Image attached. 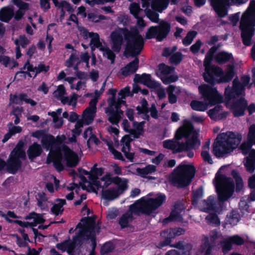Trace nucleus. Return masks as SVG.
Returning <instances> with one entry per match:
<instances>
[{
  "mask_svg": "<svg viewBox=\"0 0 255 255\" xmlns=\"http://www.w3.org/2000/svg\"><path fill=\"white\" fill-rule=\"evenodd\" d=\"M123 33L127 42L125 53L132 57H135L133 60L121 70L122 74L127 77L134 73L137 70L139 59L136 56L141 53L144 42L138 29L135 27L131 28L130 31L127 28H125L123 29Z\"/></svg>",
  "mask_w": 255,
  "mask_h": 255,
  "instance_id": "f257e3e1",
  "label": "nucleus"
},
{
  "mask_svg": "<svg viewBox=\"0 0 255 255\" xmlns=\"http://www.w3.org/2000/svg\"><path fill=\"white\" fill-rule=\"evenodd\" d=\"M231 175L235 180L236 186L231 177L221 174L218 175L217 173L216 175L215 187L218 197V205L221 210L223 208L224 202L233 195L235 190L236 193H239V172L233 169L231 171Z\"/></svg>",
  "mask_w": 255,
  "mask_h": 255,
  "instance_id": "f03ea898",
  "label": "nucleus"
},
{
  "mask_svg": "<svg viewBox=\"0 0 255 255\" xmlns=\"http://www.w3.org/2000/svg\"><path fill=\"white\" fill-rule=\"evenodd\" d=\"M64 158L67 166L74 167L79 162L78 154L65 144L62 145L61 148L57 147L54 150H50V154L48 156L47 162H53V166L58 172L64 170V166L62 163Z\"/></svg>",
  "mask_w": 255,
  "mask_h": 255,
  "instance_id": "7ed1b4c3",
  "label": "nucleus"
},
{
  "mask_svg": "<svg viewBox=\"0 0 255 255\" xmlns=\"http://www.w3.org/2000/svg\"><path fill=\"white\" fill-rule=\"evenodd\" d=\"M239 145V133L228 131L218 134L213 145V153L218 158L224 157Z\"/></svg>",
  "mask_w": 255,
  "mask_h": 255,
  "instance_id": "20e7f679",
  "label": "nucleus"
},
{
  "mask_svg": "<svg viewBox=\"0 0 255 255\" xmlns=\"http://www.w3.org/2000/svg\"><path fill=\"white\" fill-rule=\"evenodd\" d=\"M240 30L243 43L245 46L251 45L255 32V0L250 1L246 12L240 19Z\"/></svg>",
  "mask_w": 255,
  "mask_h": 255,
  "instance_id": "39448f33",
  "label": "nucleus"
},
{
  "mask_svg": "<svg viewBox=\"0 0 255 255\" xmlns=\"http://www.w3.org/2000/svg\"><path fill=\"white\" fill-rule=\"evenodd\" d=\"M174 138L176 140H180L183 138L186 139L185 142H181V144H183V151H189L200 145L198 133L194 130V127L192 123L186 119L183 121V126L176 130Z\"/></svg>",
  "mask_w": 255,
  "mask_h": 255,
  "instance_id": "423d86ee",
  "label": "nucleus"
},
{
  "mask_svg": "<svg viewBox=\"0 0 255 255\" xmlns=\"http://www.w3.org/2000/svg\"><path fill=\"white\" fill-rule=\"evenodd\" d=\"M196 169L193 165L180 164L176 167L169 177L172 185L178 188L187 187L194 177Z\"/></svg>",
  "mask_w": 255,
  "mask_h": 255,
  "instance_id": "0eeeda50",
  "label": "nucleus"
},
{
  "mask_svg": "<svg viewBox=\"0 0 255 255\" xmlns=\"http://www.w3.org/2000/svg\"><path fill=\"white\" fill-rule=\"evenodd\" d=\"M166 200V196L164 194L159 193L155 198L148 199L143 203L137 204V202L131 204L129 207L130 213L143 214L149 216L160 207Z\"/></svg>",
  "mask_w": 255,
  "mask_h": 255,
  "instance_id": "6e6552de",
  "label": "nucleus"
},
{
  "mask_svg": "<svg viewBox=\"0 0 255 255\" xmlns=\"http://www.w3.org/2000/svg\"><path fill=\"white\" fill-rule=\"evenodd\" d=\"M171 30L170 23L164 20H161L156 26H150L145 33V38H155L158 41H162L167 37Z\"/></svg>",
  "mask_w": 255,
  "mask_h": 255,
  "instance_id": "1a4fd4ad",
  "label": "nucleus"
},
{
  "mask_svg": "<svg viewBox=\"0 0 255 255\" xmlns=\"http://www.w3.org/2000/svg\"><path fill=\"white\" fill-rule=\"evenodd\" d=\"M83 34L84 36H88L91 38L90 46L92 50H94L95 48H99L103 52V55L106 56L107 59L111 60L112 64L115 62L116 56L114 51L109 47L102 45L100 40L99 35L97 33L89 32L87 29H85Z\"/></svg>",
  "mask_w": 255,
  "mask_h": 255,
  "instance_id": "9d476101",
  "label": "nucleus"
},
{
  "mask_svg": "<svg viewBox=\"0 0 255 255\" xmlns=\"http://www.w3.org/2000/svg\"><path fill=\"white\" fill-rule=\"evenodd\" d=\"M198 90L204 101L211 106L223 102V97L218 93L216 88L204 84L200 86Z\"/></svg>",
  "mask_w": 255,
  "mask_h": 255,
  "instance_id": "9b49d317",
  "label": "nucleus"
},
{
  "mask_svg": "<svg viewBox=\"0 0 255 255\" xmlns=\"http://www.w3.org/2000/svg\"><path fill=\"white\" fill-rule=\"evenodd\" d=\"M213 57L206 54L204 60L205 72L203 77L205 81L212 85H215L214 76H219L222 73V69L218 66L212 65Z\"/></svg>",
  "mask_w": 255,
  "mask_h": 255,
  "instance_id": "f8f14e48",
  "label": "nucleus"
},
{
  "mask_svg": "<svg viewBox=\"0 0 255 255\" xmlns=\"http://www.w3.org/2000/svg\"><path fill=\"white\" fill-rule=\"evenodd\" d=\"M214 11L220 18L227 15L230 6V0H208Z\"/></svg>",
  "mask_w": 255,
  "mask_h": 255,
  "instance_id": "ddd939ff",
  "label": "nucleus"
},
{
  "mask_svg": "<svg viewBox=\"0 0 255 255\" xmlns=\"http://www.w3.org/2000/svg\"><path fill=\"white\" fill-rule=\"evenodd\" d=\"M80 226H81L80 229L78 233L73 237V241H70V249L72 248L74 253H75L77 246L80 247L82 245L84 242L86 241V238L89 232V229L86 227L82 226L81 223H79L77 225V227Z\"/></svg>",
  "mask_w": 255,
  "mask_h": 255,
  "instance_id": "4468645a",
  "label": "nucleus"
},
{
  "mask_svg": "<svg viewBox=\"0 0 255 255\" xmlns=\"http://www.w3.org/2000/svg\"><path fill=\"white\" fill-rule=\"evenodd\" d=\"M210 241L206 237L204 243L201 245L202 252H204V255H211V252L215 246V242L219 238V233L216 229L211 231L210 233Z\"/></svg>",
  "mask_w": 255,
  "mask_h": 255,
  "instance_id": "2eb2a0df",
  "label": "nucleus"
},
{
  "mask_svg": "<svg viewBox=\"0 0 255 255\" xmlns=\"http://www.w3.org/2000/svg\"><path fill=\"white\" fill-rule=\"evenodd\" d=\"M224 96L226 104H229L231 100L234 99L236 97H239V79L238 77L237 76L234 80L232 87L228 86L225 88Z\"/></svg>",
  "mask_w": 255,
  "mask_h": 255,
  "instance_id": "dca6fc26",
  "label": "nucleus"
},
{
  "mask_svg": "<svg viewBox=\"0 0 255 255\" xmlns=\"http://www.w3.org/2000/svg\"><path fill=\"white\" fill-rule=\"evenodd\" d=\"M220 244L223 254L226 255L232 249L234 245L239 246V235L229 237L221 241Z\"/></svg>",
  "mask_w": 255,
  "mask_h": 255,
  "instance_id": "f3484780",
  "label": "nucleus"
},
{
  "mask_svg": "<svg viewBox=\"0 0 255 255\" xmlns=\"http://www.w3.org/2000/svg\"><path fill=\"white\" fill-rule=\"evenodd\" d=\"M235 75V67L233 64H229L227 66L226 71L224 74L222 70V73L219 76H215L219 77V79L215 78V84L216 83L221 84L230 82L233 78Z\"/></svg>",
  "mask_w": 255,
  "mask_h": 255,
  "instance_id": "a211bd4d",
  "label": "nucleus"
},
{
  "mask_svg": "<svg viewBox=\"0 0 255 255\" xmlns=\"http://www.w3.org/2000/svg\"><path fill=\"white\" fill-rule=\"evenodd\" d=\"M111 48L116 53L120 52L124 43V38L120 32L114 31L111 34Z\"/></svg>",
  "mask_w": 255,
  "mask_h": 255,
  "instance_id": "6ab92c4d",
  "label": "nucleus"
},
{
  "mask_svg": "<svg viewBox=\"0 0 255 255\" xmlns=\"http://www.w3.org/2000/svg\"><path fill=\"white\" fill-rule=\"evenodd\" d=\"M134 81L143 84L149 88H155L158 85L157 82L152 80L151 76L149 74L143 73L141 75L136 74Z\"/></svg>",
  "mask_w": 255,
  "mask_h": 255,
  "instance_id": "aec40b11",
  "label": "nucleus"
},
{
  "mask_svg": "<svg viewBox=\"0 0 255 255\" xmlns=\"http://www.w3.org/2000/svg\"><path fill=\"white\" fill-rule=\"evenodd\" d=\"M172 139H167L163 142V146L164 148L172 150L174 154L183 151V144L181 142Z\"/></svg>",
  "mask_w": 255,
  "mask_h": 255,
  "instance_id": "412c9836",
  "label": "nucleus"
},
{
  "mask_svg": "<svg viewBox=\"0 0 255 255\" xmlns=\"http://www.w3.org/2000/svg\"><path fill=\"white\" fill-rule=\"evenodd\" d=\"M22 162L20 159H14L9 157L6 161V170L11 174H15L21 168Z\"/></svg>",
  "mask_w": 255,
  "mask_h": 255,
  "instance_id": "4be33fe9",
  "label": "nucleus"
},
{
  "mask_svg": "<svg viewBox=\"0 0 255 255\" xmlns=\"http://www.w3.org/2000/svg\"><path fill=\"white\" fill-rule=\"evenodd\" d=\"M41 142L43 146L48 150L56 146L58 142L61 143L62 140L61 139L56 140L52 135L45 134L43 136Z\"/></svg>",
  "mask_w": 255,
  "mask_h": 255,
  "instance_id": "5701e85b",
  "label": "nucleus"
},
{
  "mask_svg": "<svg viewBox=\"0 0 255 255\" xmlns=\"http://www.w3.org/2000/svg\"><path fill=\"white\" fill-rule=\"evenodd\" d=\"M105 113L108 116V121L112 125H118L120 122L123 115L115 111L114 108L107 107L105 109Z\"/></svg>",
  "mask_w": 255,
  "mask_h": 255,
  "instance_id": "b1692460",
  "label": "nucleus"
},
{
  "mask_svg": "<svg viewBox=\"0 0 255 255\" xmlns=\"http://www.w3.org/2000/svg\"><path fill=\"white\" fill-rule=\"evenodd\" d=\"M244 166L246 170L250 173H253L255 171V150H252L249 156H247L244 158Z\"/></svg>",
  "mask_w": 255,
  "mask_h": 255,
  "instance_id": "393cba45",
  "label": "nucleus"
},
{
  "mask_svg": "<svg viewBox=\"0 0 255 255\" xmlns=\"http://www.w3.org/2000/svg\"><path fill=\"white\" fill-rule=\"evenodd\" d=\"M42 152V149L41 145L37 142H34L30 145L27 151L28 158L30 160L40 156Z\"/></svg>",
  "mask_w": 255,
  "mask_h": 255,
  "instance_id": "a878e982",
  "label": "nucleus"
},
{
  "mask_svg": "<svg viewBox=\"0 0 255 255\" xmlns=\"http://www.w3.org/2000/svg\"><path fill=\"white\" fill-rule=\"evenodd\" d=\"M9 157L14 159H24L25 158V152L23 149V142L21 141L18 142L16 147L11 152Z\"/></svg>",
  "mask_w": 255,
  "mask_h": 255,
  "instance_id": "bb28decb",
  "label": "nucleus"
},
{
  "mask_svg": "<svg viewBox=\"0 0 255 255\" xmlns=\"http://www.w3.org/2000/svg\"><path fill=\"white\" fill-rule=\"evenodd\" d=\"M57 203L54 204L50 209V212L52 214L56 216L62 214L64 212L63 206L66 204V201L65 199L58 198L55 200Z\"/></svg>",
  "mask_w": 255,
  "mask_h": 255,
  "instance_id": "cd10ccee",
  "label": "nucleus"
},
{
  "mask_svg": "<svg viewBox=\"0 0 255 255\" xmlns=\"http://www.w3.org/2000/svg\"><path fill=\"white\" fill-rule=\"evenodd\" d=\"M201 210L203 212L208 213L210 211H217L214 198L210 196L207 199L204 200L202 202V207Z\"/></svg>",
  "mask_w": 255,
  "mask_h": 255,
  "instance_id": "c85d7f7f",
  "label": "nucleus"
},
{
  "mask_svg": "<svg viewBox=\"0 0 255 255\" xmlns=\"http://www.w3.org/2000/svg\"><path fill=\"white\" fill-rule=\"evenodd\" d=\"M14 16V10L12 8L3 7L0 10V20L1 21L8 22Z\"/></svg>",
  "mask_w": 255,
  "mask_h": 255,
  "instance_id": "c756f323",
  "label": "nucleus"
},
{
  "mask_svg": "<svg viewBox=\"0 0 255 255\" xmlns=\"http://www.w3.org/2000/svg\"><path fill=\"white\" fill-rule=\"evenodd\" d=\"M232 58H233L232 54L225 51L219 52L215 57V61L220 65L229 62Z\"/></svg>",
  "mask_w": 255,
  "mask_h": 255,
  "instance_id": "7c9ffc66",
  "label": "nucleus"
},
{
  "mask_svg": "<svg viewBox=\"0 0 255 255\" xmlns=\"http://www.w3.org/2000/svg\"><path fill=\"white\" fill-rule=\"evenodd\" d=\"M242 245H244L248 250L251 249L255 250V242L253 241L247 235L240 236V246ZM253 255H255V251L253 253Z\"/></svg>",
  "mask_w": 255,
  "mask_h": 255,
  "instance_id": "2f4dec72",
  "label": "nucleus"
},
{
  "mask_svg": "<svg viewBox=\"0 0 255 255\" xmlns=\"http://www.w3.org/2000/svg\"><path fill=\"white\" fill-rule=\"evenodd\" d=\"M102 196L104 199L111 201L118 197L119 195L116 191V188H111L106 190H103Z\"/></svg>",
  "mask_w": 255,
  "mask_h": 255,
  "instance_id": "473e14b6",
  "label": "nucleus"
},
{
  "mask_svg": "<svg viewBox=\"0 0 255 255\" xmlns=\"http://www.w3.org/2000/svg\"><path fill=\"white\" fill-rule=\"evenodd\" d=\"M133 217L131 213L129 212H126L120 218L119 220V224L120 225L122 229H125L129 227L128 223L130 221H132Z\"/></svg>",
  "mask_w": 255,
  "mask_h": 255,
  "instance_id": "72a5a7b5",
  "label": "nucleus"
},
{
  "mask_svg": "<svg viewBox=\"0 0 255 255\" xmlns=\"http://www.w3.org/2000/svg\"><path fill=\"white\" fill-rule=\"evenodd\" d=\"M0 63L11 69L18 66V63L14 59L11 60L9 57L5 55H0Z\"/></svg>",
  "mask_w": 255,
  "mask_h": 255,
  "instance_id": "f704fd0d",
  "label": "nucleus"
},
{
  "mask_svg": "<svg viewBox=\"0 0 255 255\" xmlns=\"http://www.w3.org/2000/svg\"><path fill=\"white\" fill-rule=\"evenodd\" d=\"M253 145H254L253 141H250L247 139V141H244L240 144L241 152L244 155L248 154V156H249L252 150H255L252 148Z\"/></svg>",
  "mask_w": 255,
  "mask_h": 255,
  "instance_id": "c9c22d12",
  "label": "nucleus"
},
{
  "mask_svg": "<svg viewBox=\"0 0 255 255\" xmlns=\"http://www.w3.org/2000/svg\"><path fill=\"white\" fill-rule=\"evenodd\" d=\"M208 104L202 101L193 100L190 103L191 108L196 111L204 112L208 108Z\"/></svg>",
  "mask_w": 255,
  "mask_h": 255,
  "instance_id": "e433bc0d",
  "label": "nucleus"
},
{
  "mask_svg": "<svg viewBox=\"0 0 255 255\" xmlns=\"http://www.w3.org/2000/svg\"><path fill=\"white\" fill-rule=\"evenodd\" d=\"M145 124V122L142 121L141 122H137L136 121H133L132 125L133 127L135 128V131L133 132L132 135L135 138H137L140 135H142L143 133L144 129L143 127Z\"/></svg>",
  "mask_w": 255,
  "mask_h": 255,
  "instance_id": "4c0bfd02",
  "label": "nucleus"
},
{
  "mask_svg": "<svg viewBox=\"0 0 255 255\" xmlns=\"http://www.w3.org/2000/svg\"><path fill=\"white\" fill-rule=\"evenodd\" d=\"M203 188L202 186L199 187L195 191H194L192 193V197L191 199L192 205H197L199 200L203 197Z\"/></svg>",
  "mask_w": 255,
  "mask_h": 255,
  "instance_id": "58836bf2",
  "label": "nucleus"
},
{
  "mask_svg": "<svg viewBox=\"0 0 255 255\" xmlns=\"http://www.w3.org/2000/svg\"><path fill=\"white\" fill-rule=\"evenodd\" d=\"M26 69L27 70V71H19L16 72V75H18L20 74L24 77V74H27L29 77H32V76L30 72H36V67H34L33 65L30 64L28 60L24 64L23 68H21V69Z\"/></svg>",
  "mask_w": 255,
  "mask_h": 255,
  "instance_id": "ea45409f",
  "label": "nucleus"
},
{
  "mask_svg": "<svg viewBox=\"0 0 255 255\" xmlns=\"http://www.w3.org/2000/svg\"><path fill=\"white\" fill-rule=\"evenodd\" d=\"M70 244L69 240H65L62 243L57 244L56 247L59 250L61 251L62 252L66 251L68 254L70 255L74 252L72 248L70 249Z\"/></svg>",
  "mask_w": 255,
  "mask_h": 255,
  "instance_id": "a19ab883",
  "label": "nucleus"
},
{
  "mask_svg": "<svg viewBox=\"0 0 255 255\" xmlns=\"http://www.w3.org/2000/svg\"><path fill=\"white\" fill-rule=\"evenodd\" d=\"M158 69L160 74L163 76H165L166 75L171 74L174 71V67L166 65L163 63L158 65Z\"/></svg>",
  "mask_w": 255,
  "mask_h": 255,
  "instance_id": "79ce46f5",
  "label": "nucleus"
},
{
  "mask_svg": "<svg viewBox=\"0 0 255 255\" xmlns=\"http://www.w3.org/2000/svg\"><path fill=\"white\" fill-rule=\"evenodd\" d=\"M96 112V110L92 108L88 107L83 112V119L87 122V124H89L93 120L94 115Z\"/></svg>",
  "mask_w": 255,
  "mask_h": 255,
  "instance_id": "37998d69",
  "label": "nucleus"
},
{
  "mask_svg": "<svg viewBox=\"0 0 255 255\" xmlns=\"http://www.w3.org/2000/svg\"><path fill=\"white\" fill-rule=\"evenodd\" d=\"M90 240L92 243V252H95V249L97 247L96 235L94 228L89 229V232L86 238V241Z\"/></svg>",
  "mask_w": 255,
  "mask_h": 255,
  "instance_id": "c03bdc74",
  "label": "nucleus"
},
{
  "mask_svg": "<svg viewBox=\"0 0 255 255\" xmlns=\"http://www.w3.org/2000/svg\"><path fill=\"white\" fill-rule=\"evenodd\" d=\"M227 221L232 226H235L239 222V214L236 211H232L227 216Z\"/></svg>",
  "mask_w": 255,
  "mask_h": 255,
  "instance_id": "a18cd8bd",
  "label": "nucleus"
},
{
  "mask_svg": "<svg viewBox=\"0 0 255 255\" xmlns=\"http://www.w3.org/2000/svg\"><path fill=\"white\" fill-rule=\"evenodd\" d=\"M115 248V245L112 242L110 241L107 242L103 244L101 248V255H105L112 253L114 250Z\"/></svg>",
  "mask_w": 255,
  "mask_h": 255,
  "instance_id": "49530a36",
  "label": "nucleus"
},
{
  "mask_svg": "<svg viewBox=\"0 0 255 255\" xmlns=\"http://www.w3.org/2000/svg\"><path fill=\"white\" fill-rule=\"evenodd\" d=\"M168 4L167 0H153L151 3V7L153 9L158 10L161 7L166 8Z\"/></svg>",
  "mask_w": 255,
  "mask_h": 255,
  "instance_id": "de8ad7c7",
  "label": "nucleus"
},
{
  "mask_svg": "<svg viewBox=\"0 0 255 255\" xmlns=\"http://www.w3.org/2000/svg\"><path fill=\"white\" fill-rule=\"evenodd\" d=\"M6 220L8 221L9 223H15L17 225H18L19 226L23 227V228H27L28 227H33L36 226L37 224H36V222L33 220V222H24V221H21L20 220H13L9 219V218H6Z\"/></svg>",
  "mask_w": 255,
  "mask_h": 255,
  "instance_id": "09e8293b",
  "label": "nucleus"
},
{
  "mask_svg": "<svg viewBox=\"0 0 255 255\" xmlns=\"http://www.w3.org/2000/svg\"><path fill=\"white\" fill-rule=\"evenodd\" d=\"M97 164H95L91 170V174L89 176V179L91 178H99L103 175L104 172V168L103 167L97 168Z\"/></svg>",
  "mask_w": 255,
  "mask_h": 255,
  "instance_id": "8fccbe9b",
  "label": "nucleus"
},
{
  "mask_svg": "<svg viewBox=\"0 0 255 255\" xmlns=\"http://www.w3.org/2000/svg\"><path fill=\"white\" fill-rule=\"evenodd\" d=\"M197 34V32L196 31L192 30L189 31L186 36L182 40L183 45L188 46L191 44Z\"/></svg>",
  "mask_w": 255,
  "mask_h": 255,
  "instance_id": "3c124183",
  "label": "nucleus"
},
{
  "mask_svg": "<svg viewBox=\"0 0 255 255\" xmlns=\"http://www.w3.org/2000/svg\"><path fill=\"white\" fill-rule=\"evenodd\" d=\"M222 106L217 105L214 108L210 109L208 112V116L212 120H217L219 112L222 110Z\"/></svg>",
  "mask_w": 255,
  "mask_h": 255,
  "instance_id": "603ef678",
  "label": "nucleus"
},
{
  "mask_svg": "<svg viewBox=\"0 0 255 255\" xmlns=\"http://www.w3.org/2000/svg\"><path fill=\"white\" fill-rule=\"evenodd\" d=\"M183 55L180 52H176L173 53L169 58V62L171 64L175 65H178L182 60Z\"/></svg>",
  "mask_w": 255,
  "mask_h": 255,
  "instance_id": "864d4df0",
  "label": "nucleus"
},
{
  "mask_svg": "<svg viewBox=\"0 0 255 255\" xmlns=\"http://www.w3.org/2000/svg\"><path fill=\"white\" fill-rule=\"evenodd\" d=\"M206 219L209 224L218 226L220 224V219L216 213H210L206 217Z\"/></svg>",
  "mask_w": 255,
  "mask_h": 255,
  "instance_id": "5fc2aeb1",
  "label": "nucleus"
},
{
  "mask_svg": "<svg viewBox=\"0 0 255 255\" xmlns=\"http://www.w3.org/2000/svg\"><path fill=\"white\" fill-rule=\"evenodd\" d=\"M160 236L169 240L170 243L171 242L172 239H174L176 237L172 228H170L162 231L160 233Z\"/></svg>",
  "mask_w": 255,
  "mask_h": 255,
  "instance_id": "6e6d98bb",
  "label": "nucleus"
},
{
  "mask_svg": "<svg viewBox=\"0 0 255 255\" xmlns=\"http://www.w3.org/2000/svg\"><path fill=\"white\" fill-rule=\"evenodd\" d=\"M160 79L164 84L168 85L177 81L178 77L177 75H171L169 76H167V75L162 76Z\"/></svg>",
  "mask_w": 255,
  "mask_h": 255,
  "instance_id": "4d7b16f0",
  "label": "nucleus"
},
{
  "mask_svg": "<svg viewBox=\"0 0 255 255\" xmlns=\"http://www.w3.org/2000/svg\"><path fill=\"white\" fill-rule=\"evenodd\" d=\"M179 217V213L173 210L171 212L169 216L164 219L163 220V224H167L169 222L175 221Z\"/></svg>",
  "mask_w": 255,
  "mask_h": 255,
  "instance_id": "13d9d810",
  "label": "nucleus"
},
{
  "mask_svg": "<svg viewBox=\"0 0 255 255\" xmlns=\"http://www.w3.org/2000/svg\"><path fill=\"white\" fill-rule=\"evenodd\" d=\"M146 15L148 18L153 22H159V14L157 12L148 9L146 12Z\"/></svg>",
  "mask_w": 255,
  "mask_h": 255,
  "instance_id": "bf43d9fd",
  "label": "nucleus"
},
{
  "mask_svg": "<svg viewBox=\"0 0 255 255\" xmlns=\"http://www.w3.org/2000/svg\"><path fill=\"white\" fill-rule=\"evenodd\" d=\"M230 106V109L234 116L236 117H239V99H237Z\"/></svg>",
  "mask_w": 255,
  "mask_h": 255,
  "instance_id": "052dcab7",
  "label": "nucleus"
},
{
  "mask_svg": "<svg viewBox=\"0 0 255 255\" xmlns=\"http://www.w3.org/2000/svg\"><path fill=\"white\" fill-rule=\"evenodd\" d=\"M128 188V181L124 180L117 185V188L116 191H117L119 195L122 194Z\"/></svg>",
  "mask_w": 255,
  "mask_h": 255,
  "instance_id": "680f3d73",
  "label": "nucleus"
},
{
  "mask_svg": "<svg viewBox=\"0 0 255 255\" xmlns=\"http://www.w3.org/2000/svg\"><path fill=\"white\" fill-rule=\"evenodd\" d=\"M201 156L204 162H207L210 164L213 163L212 158L208 150H202L201 153Z\"/></svg>",
  "mask_w": 255,
  "mask_h": 255,
  "instance_id": "e2e57ef3",
  "label": "nucleus"
},
{
  "mask_svg": "<svg viewBox=\"0 0 255 255\" xmlns=\"http://www.w3.org/2000/svg\"><path fill=\"white\" fill-rule=\"evenodd\" d=\"M247 139L250 141H253V143L255 145V124L250 126L249 128Z\"/></svg>",
  "mask_w": 255,
  "mask_h": 255,
  "instance_id": "0e129e2a",
  "label": "nucleus"
},
{
  "mask_svg": "<svg viewBox=\"0 0 255 255\" xmlns=\"http://www.w3.org/2000/svg\"><path fill=\"white\" fill-rule=\"evenodd\" d=\"M119 95L121 97L120 99L123 100L126 98V97L131 96L130 94V87L127 86L125 88L122 89L118 93Z\"/></svg>",
  "mask_w": 255,
  "mask_h": 255,
  "instance_id": "69168bd1",
  "label": "nucleus"
},
{
  "mask_svg": "<svg viewBox=\"0 0 255 255\" xmlns=\"http://www.w3.org/2000/svg\"><path fill=\"white\" fill-rule=\"evenodd\" d=\"M83 125H84V122L83 121H82V120L77 121L75 125V128L72 130L73 132L77 135H79L82 132L81 128H82L83 127Z\"/></svg>",
  "mask_w": 255,
  "mask_h": 255,
  "instance_id": "338daca9",
  "label": "nucleus"
},
{
  "mask_svg": "<svg viewBox=\"0 0 255 255\" xmlns=\"http://www.w3.org/2000/svg\"><path fill=\"white\" fill-rule=\"evenodd\" d=\"M130 12L135 17L138 16L140 11V7L138 3H133L130 5Z\"/></svg>",
  "mask_w": 255,
  "mask_h": 255,
  "instance_id": "774afa93",
  "label": "nucleus"
}]
</instances>
